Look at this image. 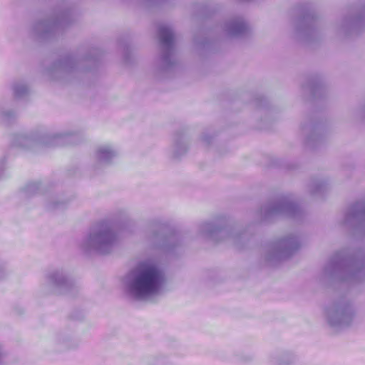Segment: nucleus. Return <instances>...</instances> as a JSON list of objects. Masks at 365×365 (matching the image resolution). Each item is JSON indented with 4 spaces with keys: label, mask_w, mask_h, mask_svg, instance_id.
Returning <instances> with one entry per match:
<instances>
[{
    "label": "nucleus",
    "mask_w": 365,
    "mask_h": 365,
    "mask_svg": "<svg viewBox=\"0 0 365 365\" xmlns=\"http://www.w3.org/2000/svg\"><path fill=\"white\" fill-rule=\"evenodd\" d=\"M160 34L162 36V41L165 43H169L173 41V36L171 31L168 28H162L160 29Z\"/></svg>",
    "instance_id": "nucleus-2"
},
{
    "label": "nucleus",
    "mask_w": 365,
    "mask_h": 365,
    "mask_svg": "<svg viewBox=\"0 0 365 365\" xmlns=\"http://www.w3.org/2000/svg\"><path fill=\"white\" fill-rule=\"evenodd\" d=\"M163 282V277L155 265L142 264L139 275L134 282V289L138 297L155 293Z\"/></svg>",
    "instance_id": "nucleus-1"
}]
</instances>
